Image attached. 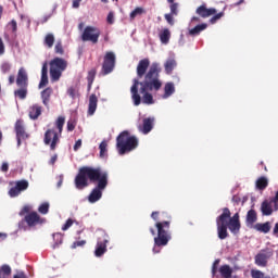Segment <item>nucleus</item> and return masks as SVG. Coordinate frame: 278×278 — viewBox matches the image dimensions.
<instances>
[{
    "instance_id": "473e14b6",
    "label": "nucleus",
    "mask_w": 278,
    "mask_h": 278,
    "mask_svg": "<svg viewBox=\"0 0 278 278\" xmlns=\"http://www.w3.org/2000/svg\"><path fill=\"white\" fill-rule=\"evenodd\" d=\"M53 240L54 243L52 245V249H58V247H60V244L64 242V235H62L61 232H56L53 235Z\"/></svg>"
},
{
    "instance_id": "3c124183",
    "label": "nucleus",
    "mask_w": 278,
    "mask_h": 278,
    "mask_svg": "<svg viewBox=\"0 0 278 278\" xmlns=\"http://www.w3.org/2000/svg\"><path fill=\"white\" fill-rule=\"evenodd\" d=\"M5 53V43H3V38L0 37V55Z\"/></svg>"
},
{
    "instance_id": "e433bc0d",
    "label": "nucleus",
    "mask_w": 278,
    "mask_h": 278,
    "mask_svg": "<svg viewBox=\"0 0 278 278\" xmlns=\"http://www.w3.org/2000/svg\"><path fill=\"white\" fill-rule=\"evenodd\" d=\"M100 157H105L108 155V141H102L99 146Z\"/></svg>"
},
{
    "instance_id": "69168bd1",
    "label": "nucleus",
    "mask_w": 278,
    "mask_h": 278,
    "mask_svg": "<svg viewBox=\"0 0 278 278\" xmlns=\"http://www.w3.org/2000/svg\"><path fill=\"white\" fill-rule=\"evenodd\" d=\"M5 238H7V236L4 235V233H1L0 232V240L2 239V240H5Z\"/></svg>"
},
{
    "instance_id": "0e129e2a",
    "label": "nucleus",
    "mask_w": 278,
    "mask_h": 278,
    "mask_svg": "<svg viewBox=\"0 0 278 278\" xmlns=\"http://www.w3.org/2000/svg\"><path fill=\"white\" fill-rule=\"evenodd\" d=\"M1 16H3V7L2 5H0V18H1Z\"/></svg>"
},
{
    "instance_id": "a878e982",
    "label": "nucleus",
    "mask_w": 278,
    "mask_h": 278,
    "mask_svg": "<svg viewBox=\"0 0 278 278\" xmlns=\"http://www.w3.org/2000/svg\"><path fill=\"white\" fill-rule=\"evenodd\" d=\"M159 37H160L162 45H168V42H170V30L168 28H164L159 34Z\"/></svg>"
},
{
    "instance_id": "f257e3e1",
    "label": "nucleus",
    "mask_w": 278,
    "mask_h": 278,
    "mask_svg": "<svg viewBox=\"0 0 278 278\" xmlns=\"http://www.w3.org/2000/svg\"><path fill=\"white\" fill-rule=\"evenodd\" d=\"M150 66V68H149ZM148 71V72H147ZM160 73L162 68L160 64L152 63L149 59H142L137 65V78L132 79L130 93L134 105L138 106L140 103L144 105H153V94L150 92H157L162 88V80H160Z\"/></svg>"
},
{
    "instance_id": "bb28decb",
    "label": "nucleus",
    "mask_w": 278,
    "mask_h": 278,
    "mask_svg": "<svg viewBox=\"0 0 278 278\" xmlns=\"http://www.w3.org/2000/svg\"><path fill=\"white\" fill-rule=\"evenodd\" d=\"M205 29H207V24L202 23V24H199L195 27L191 28L189 30V35L190 36H199V34H201V31H205Z\"/></svg>"
},
{
    "instance_id": "e2e57ef3",
    "label": "nucleus",
    "mask_w": 278,
    "mask_h": 278,
    "mask_svg": "<svg viewBox=\"0 0 278 278\" xmlns=\"http://www.w3.org/2000/svg\"><path fill=\"white\" fill-rule=\"evenodd\" d=\"M17 138V147H21V141L23 140V138L16 137Z\"/></svg>"
},
{
    "instance_id": "f8f14e48",
    "label": "nucleus",
    "mask_w": 278,
    "mask_h": 278,
    "mask_svg": "<svg viewBox=\"0 0 278 278\" xmlns=\"http://www.w3.org/2000/svg\"><path fill=\"white\" fill-rule=\"evenodd\" d=\"M100 37L101 29L96 26H86L81 34L83 42H91L92 45H97Z\"/></svg>"
},
{
    "instance_id": "f03ea898",
    "label": "nucleus",
    "mask_w": 278,
    "mask_h": 278,
    "mask_svg": "<svg viewBox=\"0 0 278 278\" xmlns=\"http://www.w3.org/2000/svg\"><path fill=\"white\" fill-rule=\"evenodd\" d=\"M108 172L103 170L101 167L83 166L79 168L74 184L77 190L88 188V179L91 184H98L88 197L89 203H97V201H100L101 197H103V190L108 188Z\"/></svg>"
},
{
    "instance_id": "a211bd4d",
    "label": "nucleus",
    "mask_w": 278,
    "mask_h": 278,
    "mask_svg": "<svg viewBox=\"0 0 278 278\" xmlns=\"http://www.w3.org/2000/svg\"><path fill=\"white\" fill-rule=\"evenodd\" d=\"M99 103V98L97 97V93H92L89 97V104H88V114L89 116L94 115L97 112V105Z\"/></svg>"
},
{
    "instance_id": "39448f33",
    "label": "nucleus",
    "mask_w": 278,
    "mask_h": 278,
    "mask_svg": "<svg viewBox=\"0 0 278 278\" xmlns=\"http://www.w3.org/2000/svg\"><path fill=\"white\" fill-rule=\"evenodd\" d=\"M16 84L17 89L14 90L15 99H20V101H25L27 99V94H29V75H27V70L25 67H21L17 72V76L14 75L9 76V85Z\"/></svg>"
},
{
    "instance_id": "6e6d98bb",
    "label": "nucleus",
    "mask_w": 278,
    "mask_h": 278,
    "mask_svg": "<svg viewBox=\"0 0 278 278\" xmlns=\"http://www.w3.org/2000/svg\"><path fill=\"white\" fill-rule=\"evenodd\" d=\"M9 169H10V165L8 163H3L1 166L2 173H8Z\"/></svg>"
},
{
    "instance_id": "b1692460",
    "label": "nucleus",
    "mask_w": 278,
    "mask_h": 278,
    "mask_svg": "<svg viewBox=\"0 0 278 278\" xmlns=\"http://www.w3.org/2000/svg\"><path fill=\"white\" fill-rule=\"evenodd\" d=\"M255 223H257V212H255V210L248 211L247 226L248 227H254Z\"/></svg>"
},
{
    "instance_id": "c756f323",
    "label": "nucleus",
    "mask_w": 278,
    "mask_h": 278,
    "mask_svg": "<svg viewBox=\"0 0 278 278\" xmlns=\"http://www.w3.org/2000/svg\"><path fill=\"white\" fill-rule=\"evenodd\" d=\"M43 45L48 47V49L53 48V45H55V36L51 33L47 34L43 39Z\"/></svg>"
},
{
    "instance_id": "c9c22d12",
    "label": "nucleus",
    "mask_w": 278,
    "mask_h": 278,
    "mask_svg": "<svg viewBox=\"0 0 278 278\" xmlns=\"http://www.w3.org/2000/svg\"><path fill=\"white\" fill-rule=\"evenodd\" d=\"M251 277L252 278H270V276H266V274H264V271L260 269H252Z\"/></svg>"
},
{
    "instance_id": "f3484780",
    "label": "nucleus",
    "mask_w": 278,
    "mask_h": 278,
    "mask_svg": "<svg viewBox=\"0 0 278 278\" xmlns=\"http://www.w3.org/2000/svg\"><path fill=\"white\" fill-rule=\"evenodd\" d=\"M49 84V64L45 62L41 67V79L39 83V88H45Z\"/></svg>"
},
{
    "instance_id": "4be33fe9",
    "label": "nucleus",
    "mask_w": 278,
    "mask_h": 278,
    "mask_svg": "<svg viewBox=\"0 0 278 278\" xmlns=\"http://www.w3.org/2000/svg\"><path fill=\"white\" fill-rule=\"evenodd\" d=\"M261 212L263 216H270L273 214V201L265 200L261 204Z\"/></svg>"
},
{
    "instance_id": "864d4df0",
    "label": "nucleus",
    "mask_w": 278,
    "mask_h": 278,
    "mask_svg": "<svg viewBox=\"0 0 278 278\" xmlns=\"http://www.w3.org/2000/svg\"><path fill=\"white\" fill-rule=\"evenodd\" d=\"M81 149V139H78L74 144V151H79Z\"/></svg>"
},
{
    "instance_id": "2eb2a0df",
    "label": "nucleus",
    "mask_w": 278,
    "mask_h": 278,
    "mask_svg": "<svg viewBox=\"0 0 278 278\" xmlns=\"http://www.w3.org/2000/svg\"><path fill=\"white\" fill-rule=\"evenodd\" d=\"M27 188H29V181H27L25 179L17 180L15 182V187H13L9 190V195L12 198L18 197V194H21L22 192H25V190H27Z\"/></svg>"
},
{
    "instance_id": "7c9ffc66",
    "label": "nucleus",
    "mask_w": 278,
    "mask_h": 278,
    "mask_svg": "<svg viewBox=\"0 0 278 278\" xmlns=\"http://www.w3.org/2000/svg\"><path fill=\"white\" fill-rule=\"evenodd\" d=\"M12 275V267L10 265L4 264L0 267V278H10Z\"/></svg>"
},
{
    "instance_id": "423d86ee",
    "label": "nucleus",
    "mask_w": 278,
    "mask_h": 278,
    "mask_svg": "<svg viewBox=\"0 0 278 278\" xmlns=\"http://www.w3.org/2000/svg\"><path fill=\"white\" fill-rule=\"evenodd\" d=\"M64 123H66V118L64 116H59L55 121V127L59 132H56L54 129H48L45 132L43 142L50 147L51 151H55V149H58V144H60V136H62Z\"/></svg>"
},
{
    "instance_id": "13d9d810",
    "label": "nucleus",
    "mask_w": 278,
    "mask_h": 278,
    "mask_svg": "<svg viewBox=\"0 0 278 278\" xmlns=\"http://www.w3.org/2000/svg\"><path fill=\"white\" fill-rule=\"evenodd\" d=\"M232 201H233V203H240L241 200H240V197L233 195Z\"/></svg>"
},
{
    "instance_id": "79ce46f5",
    "label": "nucleus",
    "mask_w": 278,
    "mask_h": 278,
    "mask_svg": "<svg viewBox=\"0 0 278 278\" xmlns=\"http://www.w3.org/2000/svg\"><path fill=\"white\" fill-rule=\"evenodd\" d=\"M218 264H220L219 258L215 260L212 265V275L213 277H216V274L218 273Z\"/></svg>"
},
{
    "instance_id": "8fccbe9b",
    "label": "nucleus",
    "mask_w": 278,
    "mask_h": 278,
    "mask_svg": "<svg viewBox=\"0 0 278 278\" xmlns=\"http://www.w3.org/2000/svg\"><path fill=\"white\" fill-rule=\"evenodd\" d=\"M106 21H108L109 25H113L114 24V13L110 12L108 14Z\"/></svg>"
},
{
    "instance_id": "9b49d317",
    "label": "nucleus",
    "mask_w": 278,
    "mask_h": 278,
    "mask_svg": "<svg viewBox=\"0 0 278 278\" xmlns=\"http://www.w3.org/2000/svg\"><path fill=\"white\" fill-rule=\"evenodd\" d=\"M115 66H116V54H114V52L112 51L106 52L104 55L100 75L102 77H105V75H110V73H113Z\"/></svg>"
},
{
    "instance_id": "4c0bfd02",
    "label": "nucleus",
    "mask_w": 278,
    "mask_h": 278,
    "mask_svg": "<svg viewBox=\"0 0 278 278\" xmlns=\"http://www.w3.org/2000/svg\"><path fill=\"white\" fill-rule=\"evenodd\" d=\"M54 53L58 55H64V47L62 46V41H58L54 47Z\"/></svg>"
},
{
    "instance_id": "9d476101",
    "label": "nucleus",
    "mask_w": 278,
    "mask_h": 278,
    "mask_svg": "<svg viewBox=\"0 0 278 278\" xmlns=\"http://www.w3.org/2000/svg\"><path fill=\"white\" fill-rule=\"evenodd\" d=\"M20 216H24V223L29 227H36V225H40L42 223V218H40L37 212H31V206L29 205L23 206L20 211Z\"/></svg>"
},
{
    "instance_id": "393cba45",
    "label": "nucleus",
    "mask_w": 278,
    "mask_h": 278,
    "mask_svg": "<svg viewBox=\"0 0 278 278\" xmlns=\"http://www.w3.org/2000/svg\"><path fill=\"white\" fill-rule=\"evenodd\" d=\"M218 273L220 274L222 278H229L231 275H233V269L229 265H222Z\"/></svg>"
},
{
    "instance_id": "1a4fd4ad",
    "label": "nucleus",
    "mask_w": 278,
    "mask_h": 278,
    "mask_svg": "<svg viewBox=\"0 0 278 278\" xmlns=\"http://www.w3.org/2000/svg\"><path fill=\"white\" fill-rule=\"evenodd\" d=\"M68 62L62 58H54L50 61V79L51 81H60L62 72L66 71Z\"/></svg>"
},
{
    "instance_id": "774afa93",
    "label": "nucleus",
    "mask_w": 278,
    "mask_h": 278,
    "mask_svg": "<svg viewBox=\"0 0 278 278\" xmlns=\"http://www.w3.org/2000/svg\"><path fill=\"white\" fill-rule=\"evenodd\" d=\"M150 233H152V236H155V229L150 228Z\"/></svg>"
},
{
    "instance_id": "a18cd8bd",
    "label": "nucleus",
    "mask_w": 278,
    "mask_h": 278,
    "mask_svg": "<svg viewBox=\"0 0 278 278\" xmlns=\"http://www.w3.org/2000/svg\"><path fill=\"white\" fill-rule=\"evenodd\" d=\"M0 68L1 72L5 74L10 73V68H12V66L10 65V63H2Z\"/></svg>"
},
{
    "instance_id": "c85d7f7f",
    "label": "nucleus",
    "mask_w": 278,
    "mask_h": 278,
    "mask_svg": "<svg viewBox=\"0 0 278 278\" xmlns=\"http://www.w3.org/2000/svg\"><path fill=\"white\" fill-rule=\"evenodd\" d=\"M176 66H177V61H175V59H168L165 63V73L167 75H170V73L175 71Z\"/></svg>"
},
{
    "instance_id": "6e6552de",
    "label": "nucleus",
    "mask_w": 278,
    "mask_h": 278,
    "mask_svg": "<svg viewBox=\"0 0 278 278\" xmlns=\"http://www.w3.org/2000/svg\"><path fill=\"white\" fill-rule=\"evenodd\" d=\"M195 14L200 16V18H212L210 20L211 25H214L217 21H220L223 16H225V12H219L215 8H207V4L204 2L200 7L197 8Z\"/></svg>"
},
{
    "instance_id": "6ab92c4d",
    "label": "nucleus",
    "mask_w": 278,
    "mask_h": 278,
    "mask_svg": "<svg viewBox=\"0 0 278 278\" xmlns=\"http://www.w3.org/2000/svg\"><path fill=\"white\" fill-rule=\"evenodd\" d=\"M15 134L16 138H22L23 140H26L28 138L27 132H25V127L23 126V121L17 119L15 123Z\"/></svg>"
},
{
    "instance_id": "052dcab7",
    "label": "nucleus",
    "mask_w": 278,
    "mask_h": 278,
    "mask_svg": "<svg viewBox=\"0 0 278 278\" xmlns=\"http://www.w3.org/2000/svg\"><path fill=\"white\" fill-rule=\"evenodd\" d=\"M192 23H199V21H201V18L197 17V16H193L191 18Z\"/></svg>"
},
{
    "instance_id": "680f3d73",
    "label": "nucleus",
    "mask_w": 278,
    "mask_h": 278,
    "mask_svg": "<svg viewBox=\"0 0 278 278\" xmlns=\"http://www.w3.org/2000/svg\"><path fill=\"white\" fill-rule=\"evenodd\" d=\"M274 233H278V224H276L274 227Z\"/></svg>"
},
{
    "instance_id": "5fc2aeb1",
    "label": "nucleus",
    "mask_w": 278,
    "mask_h": 278,
    "mask_svg": "<svg viewBox=\"0 0 278 278\" xmlns=\"http://www.w3.org/2000/svg\"><path fill=\"white\" fill-rule=\"evenodd\" d=\"M55 162H58V154H54L53 156H51L49 164L51 166H53L55 164Z\"/></svg>"
},
{
    "instance_id": "4468645a",
    "label": "nucleus",
    "mask_w": 278,
    "mask_h": 278,
    "mask_svg": "<svg viewBox=\"0 0 278 278\" xmlns=\"http://www.w3.org/2000/svg\"><path fill=\"white\" fill-rule=\"evenodd\" d=\"M273 255L270 250H261L254 257V262L256 266H261V268H266L268 266V260Z\"/></svg>"
},
{
    "instance_id": "412c9836",
    "label": "nucleus",
    "mask_w": 278,
    "mask_h": 278,
    "mask_svg": "<svg viewBox=\"0 0 278 278\" xmlns=\"http://www.w3.org/2000/svg\"><path fill=\"white\" fill-rule=\"evenodd\" d=\"M154 121H155V118H153V117L144 118L142 127H139L140 131H142V134L151 132V130L153 129Z\"/></svg>"
},
{
    "instance_id": "ddd939ff",
    "label": "nucleus",
    "mask_w": 278,
    "mask_h": 278,
    "mask_svg": "<svg viewBox=\"0 0 278 278\" xmlns=\"http://www.w3.org/2000/svg\"><path fill=\"white\" fill-rule=\"evenodd\" d=\"M108 242H110V239L106 233H102L100 238H98V242L94 250L96 257H102L108 253Z\"/></svg>"
},
{
    "instance_id": "2f4dec72",
    "label": "nucleus",
    "mask_w": 278,
    "mask_h": 278,
    "mask_svg": "<svg viewBox=\"0 0 278 278\" xmlns=\"http://www.w3.org/2000/svg\"><path fill=\"white\" fill-rule=\"evenodd\" d=\"M256 188L257 190H266V188H268V178L267 177H260L256 180Z\"/></svg>"
},
{
    "instance_id": "cd10ccee",
    "label": "nucleus",
    "mask_w": 278,
    "mask_h": 278,
    "mask_svg": "<svg viewBox=\"0 0 278 278\" xmlns=\"http://www.w3.org/2000/svg\"><path fill=\"white\" fill-rule=\"evenodd\" d=\"M173 94H175V85L173 83H166L163 99H168V97H172Z\"/></svg>"
},
{
    "instance_id": "f704fd0d",
    "label": "nucleus",
    "mask_w": 278,
    "mask_h": 278,
    "mask_svg": "<svg viewBox=\"0 0 278 278\" xmlns=\"http://www.w3.org/2000/svg\"><path fill=\"white\" fill-rule=\"evenodd\" d=\"M97 77V68H91L87 74V83L94 84V79Z\"/></svg>"
},
{
    "instance_id": "0eeeda50",
    "label": "nucleus",
    "mask_w": 278,
    "mask_h": 278,
    "mask_svg": "<svg viewBox=\"0 0 278 278\" xmlns=\"http://www.w3.org/2000/svg\"><path fill=\"white\" fill-rule=\"evenodd\" d=\"M116 149L121 155L130 153V151L138 149V138L129 135L127 130H124L116 138Z\"/></svg>"
},
{
    "instance_id": "37998d69",
    "label": "nucleus",
    "mask_w": 278,
    "mask_h": 278,
    "mask_svg": "<svg viewBox=\"0 0 278 278\" xmlns=\"http://www.w3.org/2000/svg\"><path fill=\"white\" fill-rule=\"evenodd\" d=\"M75 127H77V122L70 119L67 122V131H75Z\"/></svg>"
},
{
    "instance_id": "bf43d9fd",
    "label": "nucleus",
    "mask_w": 278,
    "mask_h": 278,
    "mask_svg": "<svg viewBox=\"0 0 278 278\" xmlns=\"http://www.w3.org/2000/svg\"><path fill=\"white\" fill-rule=\"evenodd\" d=\"M92 84L93 83H88V85H87V92H90V90H92Z\"/></svg>"
},
{
    "instance_id": "dca6fc26",
    "label": "nucleus",
    "mask_w": 278,
    "mask_h": 278,
    "mask_svg": "<svg viewBox=\"0 0 278 278\" xmlns=\"http://www.w3.org/2000/svg\"><path fill=\"white\" fill-rule=\"evenodd\" d=\"M28 116L31 121H38L42 116V105L34 103L28 108Z\"/></svg>"
},
{
    "instance_id": "aec40b11",
    "label": "nucleus",
    "mask_w": 278,
    "mask_h": 278,
    "mask_svg": "<svg viewBox=\"0 0 278 278\" xmlns=\"http://www.w3.org/2000/svg\"><path fill=\"white\" fill-rule=\"evenodd\" d=\"M53 94V88L48 87L41 91V101L46 108H49L51 96Z\"/></svg>"
},
{
    "instance_id": "ea45409f",
    "label": "nucleus",
    "mask_w": 278,
    "mask_h": 278,
    "mask_svg": "<svg viewBox=\"0 0 278 278\" xmlns=\"http://www.w3.org/2000/svg\"><path fill=\"white\" fill-rule=\"evenodd\" d=\"M39 214H49V203L45 202L38 207Z\"/></svg>"
},
{
    "instance_id": "a19ab883",
    "label": "nucleus",
    "mask_w": 278,
    "mask_h": 278,
    "mask_svg": "<svg viewBox=\"0 0 278 278\" xmlns=\"http://www.w3.org/2000/svg\"><path fill=\"white\" fill-rule=\"evenodd\" d=\"M75 223V220H73L72 218H68L65 224L62 226V231H68V229H71V227H73V224Z\"/></svg>"
},
{
    "instance_id": "338daca9",
    "label": "nucleus",
    "mask_w": 278,
    "mask_h": 278,
    "mask_svg": "<svg viewBox=\"0 0 278 278\" xmlns=\"http://www.w3.org/2000/svg\"><path fill=\"white\" fill-rule=\"evenodd\" d=\"M242 3H244V0H239L238 2L235 3V5H240Z\"/></svg>"
},
{
    "instance_id": "de8ad7c7",
    "label": "nucleus",
    "mask_w": 278,
    "mask_h": 278,
    "mask_svg": "<svg viewBox=\"0 0 278 278\" xmlns=\"http://www.w3.org/2000/svg\"><path fill=\"white\" fill-rule=\"evenodd\" d=\"M177 8H179V4L177 3H173L169 5L170 14H173L174 16H177L178 14Z\"/></svg>"
},
{
    "instance_id": "09e8293b",
    "label": "nucleus",
    "mask_w": 278,
    "mask_h": 278,
    "mask_svg": "<svg viewBox=\"0 0 278 278\" xmlns=\"http://www.w3.org/2000/svg\"><path fill=\"white\" fill-rule=\"evenodd\" d=\"M83 0H72V8L74 10H78V8L81 5Z\"/></svg>"
},
{
    "instance_id": "20e7f679",
    "label": "nucleus",
    "mask_w": 278,
    "mask_h": 278,
    "mask_svg": "<svg viewBox=\"0 0 278 278\" xmlns=\"http://www.w3.org/2000/svg\"><path fill=\"white\" fill-rule=\"evenodd\" d=\"M222 212L223 213L216 218L217 236L219 240H227V238H229L227 229H229L231 233L240 232V214L236 213L231 217V211L229 207H224Z\"/></svg>"
},
{
    "instance_id": "58836bf2",
    "label": "nucleus",
    "mask_w": 278,
    "mask_h": 278,
    "mask_svg": "<svg viewBox=\"0 0 278 278\" xmlns=\"http://www.w3.org/2000/svg\"><path fill=\"white\" fill-rule=\"evenodd\" d=\"M8 27H10L12 34H16V31H18V24L16 23V20L9 22Z\"/></svg>"
},
{
    "instance_id": "4d7b16f0",
    "label": "nucleus",
    "mask_w": 278,
    "mask_h": 278,
    "mask_svg": "<svg viewBox=\"0 0 278 278\" xmlns=\"http://www.w3.org/2000/svg\"><path fill=\"white\" fill-rule=\"evenodd\" d=\"M13 278H27V275H25V273L21 271V273L14 275Z\"/></svg>"
},
{
    "instance_id": "5701e85b",
    "label": "nucleus",
    "mask_w": 278,
    "mask_h": 278,
    "mask_svg": "<svg viewBox=\"0 0 278 278\" xmlns=\"http://www.w3.org/2000/svg\"><path fill=\"white\" fill-rule=\"evenodd\" d=\"M252 228L255 229V231H260V233H268L271 229V226H270V222H266L263 224L257 223Z\"/></svg>"
},
{
    "instance_id": "c03bdc74",
    "label": "nucleus",
    "mask_w": 278,
    "mask_h": 278,
    "mask_svg": "<svg viewBox=\"0 0 278 278\" xmlns=\"http://www.w3.org/2000/svg\"><path fill=\"white\" fill-rule=\"evenodd\" d=\"M78 247H86V240L75 241L71 245V249H77Z\"/></svg>"
},
{
    "instance_id": "72a5a7b5",
    "label": "nucleus",
    "mask_w": 278,
    "mask_h": 278,
    "mask_svg": "<svg viewBox=\"0 0 278 278\" xmlns=\"http://www.w3.org/2000/svg\"><path fill=\"white\" fill-rule=\"evenodd\" d=\"M147 11H144V9L142 7H137L130 14H129V18L130 21H135L136 16H142V14H144Z\"/></svg>"
},
{
    "instance_id": "49530a36",
    "label": "nucleus",
    "mask_w": 278,
    "mask_h": 278,
    "mask_svg": "<svg viewBox=\"0 0 278 278\" xmlns=\"http://www.w3.org/2000/svg\"><path fill=\"white\" fill-rule=\"evenodd\" d=\"M165 20L167 21L168 25H175V20L173 18V13H167L164 15Z\"/></svg>"
},
{
    "instance_id": "7ed1b4c3",
    "label": "nucleus",
    "mask_w": 278,
    "mask_h": 278,
    "mask_svg": "<svg viewBox=\"0 0 278 278\" xmlns=\"http://www.w3.org/2000/svg\"><path fill=\"white\" fill-rule=\"evenodd\" d=\"M152 220H155L156 236L154 237L153 253H160L161 247L168 245V242L173 240L170 235V223L173 222V216L168 212L154 211L151 213Z\"/></svg>"
},
{
    "instance_id": "603ef678",
    "label": "nucleus",
    "mask_w": 278,
    "mask_h": 278,
    "mask_svg": "<svg viewBox=\"0 0 278 278\" xmlns=\"http://www.w3.org/2000/svg\"><path fill=\"white\" fill-rule=\"evenodd\" d=\"M67 94L72 98L75 99V88L74 87H70L67 89Z\"/></svg>"
}]
</instances>
